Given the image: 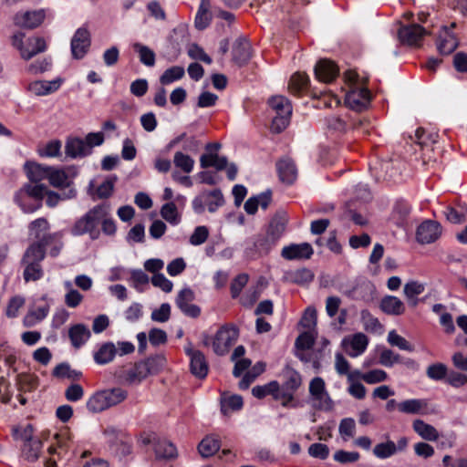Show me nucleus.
Instances as JSON below:
<instances>
[{"label":"nucleus","mask_w":467,"mask_h":467,"mask_svg":"<svg viewBox=\"0 0 467 467\" xmlns=\"http://www.w3.org/2000/svg\"><path fill=\"white\" fill-rule=\"evenodd\" d=\"M233 59L234 61L242 66L250 59V43L244 37H238L233 46Z\"/></svg>","instance_id":"4be33fe9"},{"label":"nucleus","mask_w":467,"mask_h":467,"mask_svg":"<svg viewBox=\"0 0 467 467\" xmlns=\"http://www.w3.org/2000/svg\"><path fill=\"white\" fill-rule=\"evenodd\" d=\"M388 342L391 346L398 347L400 349H402V350H407L410 352L414 350L413 346L408 340H406L403 337L397 334L395 330H391L389 333Z\"/></svg>","instance_id":"603ef678"},{"label":"nucleus","mask_w":467,"mask_h":467,"mask_svg":"<svg viewBox=\"0 0 467 467\" xmlns=\"http://www.w3.org/2000/svg\"><path fill=\"white\" fill-rule=\"evenodd\" d=\"M441 234V224L438 222L427 220L417 228L416 239L422 244H431L440 237Z\"/></svg>","instance_id":"f8f14e48"},{"label":"nucleus","mask_w":467,"mask_h":467,"mask_svg":"<svg viewBox=\"0 0 467 467\" xmlns=\"http://www.w3.org/2000/svg\"><path fill=\"white\" fill-rule=\"evenodd\" d=\"M224 197L220 189L203 191L192 200V209L197 214L203 213L205 208L210 213H215L220 207L224 205Z\"/></svg>","instance_id":"423d86ee"},{"label":"nucleus","mask_w":467,"mask_h":467,"mask_svg":"<svg viewBox=\"0 0 467 467\" xmlns=\"http://www.w3.org/2000/svg\"><path fill=\"white\" fill-rule=\"evenodd\" d=\"M52 376L57 379L78 380L82 377V372L72 369L67 362H62L54 368Z\"/></svg>","instance_id":"72a5a7b5"},{"label":"nucleus","mask_w":467,"mask_h":467,"mask_svg":"<svg viewBox=\"0 0 467 467\" xmlns=\"http://www.w3.org/2000/svg\"><path fill=\"white\" fill-rule=\"evenodd\" d=\"M414 431L422 439L427 441H436L439 437L438 431L431 424L424 422L422 420H415L412 423Z\"/></svg>","instance_id":"c756f323"},{"label":"nucleus","mask_w":467,"mask_h":467,"mask_svg":"<svg viewBox=\"0 0 467 467\" xmlns=\"http://www.w3.org/2000/svg\"><path fill=\"white\" fill-rule=\"evenodd\" d=\"M185 70L181 66H173L167 68L162 75L160 77V82L161 85H169L176 80L183 78Z\"/></svg>","instance_id":"79ce46f5"},{"label":"nucleus","mask_w":467,"mask_h":467,"mask_svg":"<svg viewBox=\"0 0 467 467\" xmlns=\"http://www.w3.org/2000/svg\"><path fill=\"white\" fill-rule=\"evenodd\" d=\"M309 78L307 75L302 73H296L291 77L289 82V89L294 94H299L307 88Z\"/></svg>","instance_id":"a18cd8bd"},{"label":"nucleus","mask_w":467,"mask_h":467,"mask_svg":"<svg viewBox=\"0 0 467 467\" xmlns=\"http://www.w3.org/2000/svg\"><path fill=\"white\" fill-rule=\"evenodd\" d=\"M317 79L325 83H330L338 75V67L331 60L323 58L320 59L314 68Z\"/></svg>","instance_id":"2eb2a0df"},{"label":"nucleus","mask_w":467,"mask_h":467,"mask_svg":"<svg viewBox=\"0 0 467 467\" xmlns=\"http://www.w3.org/2000/svg\"><path fill=\"white\" fill-rule=\"evenodd\" d=\"M132 47L139 54L140 61L143 65L147 67H153L155 65V53L149 47L140 43H134Z\"/></svg>","instance_id":"ea45409f"},{"label":"nucleus","mask_w":467,"mask_h":467,"mask_svg":"<svg viewBox=\"0 0 467 467\" xmlns=\"http://www.w3.org/2000/svg\"><path fill=\"white\" fill-rule=\"evenodd\" d=\"M171 306L168 303H163L158 309L151 312V319L155 322L164 323L170 319Z\"/></svg>","instance_id":"774afa93"},{"label":"nucleus","mask_w":467,"mask_h":467,"mask_svg":"<svg viewBox=\"0 0 467 467\" xmlns=\"http://www.w3.org/2000/svg\"><path fill=\"white\" fill-rule=\"evenodd\" d=\"M244 254L250 259H255L258 256L264 255L255 236L245 241Z\"/></svg>","instance_id":"bf43d9fd"},{"label":"nucleus","mask_w":467,"mask_h":467,"mask_svg":"<svg viewBox=\"0 0 467 467\" xmlns=\"http://www.w3.org/2000/svg\"><path fill=\"white\" fill-rule=\"evenodd\" d=\"M333 458L339 463L347 464L358 462L360 458V454L358 451L338 450L334 453Z\"/></svg>","instance_id":"6e6d98bb"},{"label":"nucleus","mask_w":467,"mask_h":467,"mask_svg":"<svg viewBox=\"0 0 467 467\" xmlns=\"http://www.w3.org/2000/svg\"><path fill=\"white\" fill-rule=\"evenodd\" d=\"M91 333L84 324H77L68 329V337L75 348L82 347L90 337Z\"/></svg>","instance_id":"b1692460"},{"label":"nucleus","mask_w":467,"mask_h":467,"mask_svg":"<svg viewBox=\"0 0 467 467\" xmlns=\"http://www.w3.org/2000/svg\"><path fill=\"white\" fill-rule=\"evenodd\" d=\"M193 300V291L189 287H185L179 292L175 303L184 315L195 318L200 316L201 309L198 306L190 304Z\"/></svg>","instance_id":"ddd939ff"},{"label":"nucleus","mask_w":467,"mask_h":467,"mask_svg":"<svg viewBox=\"0 0 467 467\" xmlns=\"http://www.w3.org/2000/svg\"><path fill=\"white\" fill-rule=\"evenodd\" d=\"M380 309L387 315L400 316L405 312V306L397 296H386L380 301Z\"/></svg>","instance_id":"393cba45"},{"label":"nucleus","mask_w":467,"mask_h":467,"mask_svg":"<svg viewBox=\"0 0 467 467\" xmlns=\"http://www.w3.org/2000/svg\"><path fill=\"white\" fill-rule=\"evenodd\" d=\"M47 186L44 184H26L24 188L16 193L15 200L16 202H18V198L21 192H26L28 196L35 198L36 200L41 202L45 193L47 192Z\"/></svg>","instance_id":"c03bdc74"},{"label":"nucleus","mask_w":467,"mask_h":467,"mask_svg":"<svg viewBox=\"0 0 467 467\" xmlns=\"http://www.w3.org/2000/svg\"><path fill=\"white\" fill-rule=\"evenodd\" d=\"M116 354L115 345L112 342H106L94 353V360L97 364L105 365L111 362Z\"/></svg>","instance_id":"bb28decb"},{"label":"nucleus","mask_w":467,"mask_h":467,"mask_svg":"<svg viewBox=\"0 0 467 467\" xmlns=\"http://www.w3.org/2000/svg\"><path fill=\"white\" fill-rule=\"evenodd\" d=\"M445 382L453 388H461L467 384V375L459 371H448Z\"/></svg>","instance_id":"e2e57ef3"},{"label":"nucleus","mask_w":467,"mask_h":467,"mask_svg":"<svg viewBox=\"0 0 467 467\" xmlns=\"http://www.w3.org/2000/svg\"><path fill=\"white\" fill-rule=\"evenodd\" d=\"M442 28L448 34L447 38L441 40L438 45V50L442 55H449L452 53L458 47L459 42L456 36L452 33L449 32V28L447 26H442Z\"/></svg>","instance_id":"58836bf2"},{"label":"nucleus","mask_w":467,"mask_h":467,"mask_svg":"<svg viewBox=\"0 0 467 467\" xmlns=\"http://www.w3.org/2000/svg\"><path fill=\"white\" fill-rule=\"evenodd\" d=\"M249 279L247 274H240L238 275L231 283V295L233 298H236L239 296L243 288L245 286Z\"/></svg>","instance_id":"0e129e2a"},{"label":"nucleus","mask_w":467,"mask_h":467,"mask_svg":"<svg viewBox=\"0 0 467 467\" xmlns=\"http://www.w3.org/2000/svg\"><path fill=\"white\" fill-rule=\"evenodd\" d=\"M47 179L54 187H63L68 185V178L64 171L49 168Z\"/></svg>","instance_id":"3c124183"},{"label":"nucleus","mask_w":467,"mask_h":467,"mask_svg":"<svg viewBox=\"0 0 467 467\" xmlns=\"http://www.w3.org/2000/svg\"><path fill=\"white\" fill-rule=\"evenodd\" d=\"M150 374H157L164 366L165 358L161 355L151 356L144 360Z\"/></svg>","instance_id":"338daca9"},{"label":"nucleus","mask_w":467,"mask_h":467,"mask_svg":"<svg viewBox=\"0 0 467 467\" xmlns=\"http://www.w3.org/2000/svg\"><path fill=\"white\" fill-rule=\"evenodd\" d=\"M127 397V390L121 388L97 391L88 400L87 409L92 413H99L121 403Z\"/></svg>","instance_id":"7ed1b4c3"},{"label":"nucleus","mask_w":467,"mask_h":467,"mask_svg":"<svg viewBox=\"0 0 467 467\" xmlns=\"http://www.w3.org/2000/svg\"><path fill=\"white\" fill-rule=\"evenodd\" d=\"M427 407L424 400L411 399L406 400L398 405L400 411L407 414H419Z\"/></svg>","instance_id":"e433bc0d"},{"label":"nucleus","mask_w":467,"mask_h":467,"mask_svg":"<svg viewBox=\"0 0 467 467\" xmlns=\"http://www.w3.org/2000/svg\"><path fill=\"white\" fill-rule=\"evenodd\" d=\"M28 229L31 235H34L35 238L41 240V233L49 229V223L44 217L37 218L36 220L30 223Z\"/></svg>","instance_id":"864d4df0"},{"label":"nucleus","mask_w":467,"mask_h":467,"mask_svg":"<svg viewBox=\"0 0 467 467\" xmlns=\"http://www.w3.org/2000/svg\"><path fill=\"white\" fill-rule=\"evenodd\" d=\"M42 448V441L39 439L25 442L22 446V456L28 462H35L38 459Z\"/></svg>","instance_id":"4c0bfd02"},{"label":"nucleus","mask_w":467,"mask_h":467,"mask_svg":"<svg viewBox=\"0 0 467 467\" xmlns=\"http://www.w3.org/2000/svg\"><path fill=\"white\" fill-rule=\"evenodd\" d=\"M239 337V329L234 324H225L216 332L212 345L213 352L218 356H224L230 348L236 342Z\"/></svg>","instance_id":"39448f33"},{"label":"nucleus","mask_w":467,"mask_h":467,"mask_svg":"<svg viewBox=\"0 0 467 467\" xmlns=\"http://www.w3.org/2000/svg\"><path fill=\"white\" fill-rule=\"evenodd\" d=\"M228 159L216 153L202 154L200 158V165L202 169L214 167L217 171H223L227 167Z\"/></svg>","instance_id":"cd10ccee"},{"label":"nucleus","mask_w":467,"mask_h":467,"mask_svg":"<svg viewBox=\"0 0 467 467\" xmlns=\"http://www.w3.org/2000/svg\"><path fill=\"white\" fill-rule=\"evenodd\" d=\"M373 454L379 459H387L396 454L395 442L392 441H387L377 444L373 448Z\"/></svg>","instance_id":"de8ad7c7"},{"label":"nucleus","mask_w":467,"mask_h":467,"mask_svg":"<svg viewBox=\"0 0 467 467\" xmlns=\"http://www.w3.org/2000/svg\"><path fill=\"white\" fill-rule=\"evenodd\" d=\"M317 314L314 306H308L300 320V325L305 328H312L317 326Z\"/></svg>","instance_id":"680f3d73"},{"label":"nucleus","mask_w":467,"mask_h":467,"mask_svg":"<svg viewBox=\"0 0 467 467\" xmlns=\"http://www.w3.org/2000/svg\"><path fill=\"white\" fill-rule=\"evenodd\" d=\"M428 31L419 24L402 26L398 31L400 41L408 46L419 47Z\"/></svg>","instance_id":"9d476101"},{"label":"nucleus","mask_w":467,"mask_h":467,"mask_svg":"<svg viewBox=\"0 0 467 467\" xmlns=\"http://www.w3.org/2000/svg\"><path fill=\"white\" fill-rule=\"evenodd\" d=\"M61 234L55 233L45 234L41 240L30 244L21 260V264L25 266L23 277L26 282L37 281L43 276V269L41 262L46 256V247L54 240L60 239Z\"/></svg>","instance_id":"f257e3e1"},{"label":"nucleus","mask_w":467,"mask_h":467,"mask_svg":"<svg viewBox=\"0 0 467 467\" xmlns=\"http://www.w3.org/2000/svg\"><path fill=\"white\" fill-rule=\"evenodd\" d=\"M279 390V383L275 380L270 381L265 385H258L253 388L252 393L257 399H263L266 395H272L275 399V395Z\"/></svg>","instance_id":"a19ab883"},{"label":"nucleus","mask_w":467,"mask_h":467,"mask_svg":"<svg viewBox=\"0 0 467 467\" xmlns=\"http://www.w3.org/2000/svg\"><path fill=\"white\" fill-rule=\"evenodd\" d=\"M243 398L239 395H233L222 401L221 410L223 414L227 413V409L232 410H239L243 407Z\"/></svg>","instance_id":"69168bd1"},{"label":"nucleus","mask_w":467,"mask_h":467,"mask_svg":"<svg viewBox=\"0 0 467 467\" xmlns=\"http://www.w3.org/2000/svg\"><path fill=\"white\" fill-rule=\"evenodd\" d=\"M361 319L364 323L366 330L378 332L382 329V325L379 319L374 317L368 310L361 311Z\"/></svg>","instance_id":"4d7b16f0"},{"label":"nucleus","mask_w":467,"mask_h":467,"mask_svg":"<svg viewBox=\"0 0 467 467\" xmlns=\"http://www.w3.org/2000/svg\"><path fill=\"white\" fill-rule=\"evenodd\" d=\"M161 217L170 223L176 224L178 223V212L174 202H170L162 205L161 209Z\"/></svg>","instance_id":"13d9d810"},{"label":"nucleus","mask_w":467,"mask_h":467,"mask_svg":"<svg viewBox=\"0 0 467 467\" xmlns=\"http://www.w3.org/2000/svg\"><path fill=\"white\" fill-rule=\"evenodd\" d=\"M45 13L43 10L26 12L24 14H17L15 16V23L22 27L36 28L44 20Z\"/></svg>","instance_id":"412c9836"},{"label":"nucleus","mask_w":467,"mask_h":467,"mask_svg":"<svg viewBox=\"0 0 467 467\" xmlns=\"http://www.w3.org/2000/svg\"><path fill=\"white\" fill-rule=\"evenodd\" d=\"M326 126L329 130L337 133H345L347 131V123L344 119L337 116H329L325 119Z\"/></svg>","instance_id":"052dcab7"},{"label":"nucleus","mask_w":467,"mask_h":467,"mask_svg":"<svg viewBox=\"0 0 467 467\" xmlns=\"http://www.w3.org/2000/svg\"><path fill=\"white\" fill-rule=\"evenodd\" d=\"M221 447L220 441L213 436H206L198 445L202 457L208 458L215 454Z\"/></svg>","instance_id":"7c9ffc66"},{"label":"nucleus","mask_w":467,"mask_h":467,"mask_svg":"<svg viewBox=\"0 0 467 467\" xmlns=\"http://www.w3.org/2000/svg\"><path fill=\"white\" fill-rule=\"evenodd\" d=\"M338 431L345 440L354 437L356 432L355 420L352 418H345L341 420Z\"/></svg>","instance_id":"5fc2aeb1"},{"label":"nucleus","mask_w":467,"mask_h":467,"mask_svg":"<svg viewBox=\"0 0 467 467\" xmlns=\"http://www.w3.org/2000/svg\"><path fill=\"white\" fill-rule=\"evenodd\" d=\"M309 393L317 402L315 407L321 410H330L333 401L326 390V384L322 378L316 377L309 383Z\"/></svg>","instance_id":"0eeeda50"},{"label":"nucleus","mask_w":467,"mask_h":467,"mask_svg":"<svg viewBox=\"0 0 467 467\" xmlns=\"http://www.w3.org/2000/svg\"><path fill=\"white\" fill-rule=\"evenodd\" d=\"M20 392H31L38 387V377L30 373H20L16 377Z\"/></svg>","instance_id":"c9c22d12"},{"label":"nucleus","mask_w":467,"mask_h":467,"mask_svg":"<svg viewBox=\"0 0 467 467\" xmlns=\"http://www.w3.org/2000/svg\"><path fill=\"white\" fill-rule=\"evenodd\" d=\"M288 217L285 212L278 211L269 223L266 234L275 242L281 238L285 231Z\"/></svg>","instance_id":"f3484780"},{"label":"nucleus","mask_w":467,"mask_h":467,"mask_svg":"<svg viewBox=\"0 0 467 467\" xmlns=\"http://www.w3.org/2000/svg\"><path fill=\"white\" fill-rule=\"evenodd\" d=\"M448 368L443 363H434L427 368L426 375L432 380L446 379Z\"/></svg>","instance_id":"09e8293b"},{"label":"nucleus","mask_w":467,"mask_h":467,"mask_svg":"<svg viewBox=\"0 0 467 467\" xmlns=\"http://www.w3.org/2000/svg\"><path fill=\"white\" fill-rule=\"evenodd\" d=\"M284 381L280 386L281 389H288L296 391L301 386L302 379L301 375L291 368H285L283 371Z\"/></svg>","instance_id":"c85d7f7f"},{"label":"nucleus","mask_w":467,"mask_h":467,"mask_svg":"<svg viewBox=\"0 0 467 467\" xmlns=\"http://www.w3.org/2000/svg\"><path fill=\"white\" fill-rule=\"evenodd\" d=\"M91 45V36L86 27L78 28L70 43L71 54L75 59H82L88 52Z\"/></svg>","instance_id":"1a4fd4ad"},{"label":"nucleus","mask_w":467,"mask_h":467,"mask_svg":"<svg viewBox=\"0 0 467 467\" xmlns=\"http://www.w3.org/2000/svg\"><path fill=\"white\" fill-rule=\"evenodd\" d=\"M184 350L190 358L191 373L199 379H205L209 372V364L204 354L200 350L193 349L191 344Z\"/></svg>","instance_id":"6e6552de"},{"label":"nucleus","mask_w":467,"mask_h":467,"mask_svg":"<svg viewBox=\"0 0 467 467\" xmlns=\"http://www.w3.org/2000/svg\"><path fill=\"white\" fill-rule=\"evenodd\" d=\"M46 42L42 37H31L26 41V50L22 51V57L26 60L32 58L38 53L46 50Z\"/></svg>","instance_id":"2f4dec72"},{"label":"nucleus","mask_w":467,"mask_h":467,"mask_svg":"<svg viewBox=\"0 0 467 467\" xmlns=\"http://www.w3.org/2000/svg\"><path fill=\"white\" fill-rule=\"evenodd\" d=\"M65 152L73 159L83 158L90 154V147L82 139L70 138L66 142Z\"/></svg>","instance_id":"aec40b11"},{"label":"nucleus","mask_w":467,"mask_h":467,"mask_svg":"<svg viewBox=\"0 0 467 467\" xmlns=\"http://www.w3.org/2000/svg\"><path fill=\"white\" fill-rule=\"evenodd\" d=\"M368 344V337L363 333H357L353 336L350 346L352 348V352H348V355L352 358L358 357L362 354Z\"/></svg>","instance_id":"37998d69"},{"label":"nucleus","mask_w":467,"mask_h":467,"mask_svg":"<svg viewBox=\"0 0 467 467\" xmlns=\"http://www.w3.org/2000/svg\"><path fill=\"white\" fill-rule=\"evenodd\" d=\"M279 179L282 182L292 184L297 177V170L295 162L289 159H282L276 163Z\"/></svg>","instance_id":"6ab92c4d"},{"label":"nucleus","mask_w":467,"mask_h":467,"mask_svg":"<svg viewBox=\"0 0 467 467\" xmlns=\"http://www.w3.org/2000/svg\"><path fill=\"white\" fill-rule=\"evenodd\" d=\"M370 99L371 95L368 88H355L346 94L345 104L351 110L361 112L368 109Z\"/></svg>","instance_id":"9b49d317"},{"label":"nucleus","mask_w":467,"mask_h":467,"mask_svg":"<svg viewBox=\"0 0 467 467\" xmlns=\"http://www.w3.org/2000/svg\"><path fill=\"white\" fill-rule=\"evenodd\" d=\"M153 450L155 457L158 460H172L177 457V449L171 441L161 439L159 437L153 438Z\"/></svg>","instance_id":"a211bd4d"},{"label":"nucleus","mask_w":467,"mask_h":467,"mask_svg":"<svg viewBox=\"0 0 467 467\" xmlns=\"http://www.w3.org/2000/svg\"><path fill=\"white\" fill-rule=\"evenodd\" d=\"M269 107L275 110L271 130L274 133H281L288 126L292 114V105L284 96H273L268 99Z\"/></svg>","instance_id":"20e7f679"},{"label":"nucleus","mask_w":467,"mask_h":467,"mask_svg":"<svg viewBox=\"0 0 467 467\" xmlns=\"http://www.w3.org/2000/svg\"><path fill=\"white\" fill-rule=\"evenodd\" d=\"M174 165L185 173H190L194 165V160L182 151H177L173 157Z\"/></svg>","instance_id":"49530a36"},{"label":"nucleus","mask_w":467,"mask_h":467,"mask_svg":"<svg viewBox=\"0 0 467 467\" xmlns=\"http://www.w3.org/2000/svg\"><path fill=\"white\" fill-rule=\"evenodd\" d=\"M285 278L290 283L303 285L313 281L314 274L310 269L303 267L286 272Z\"/></svg>","instance_id":"a878e982"},{"label":"nucleus","mask_w":467,"mask_h":467,"mask_svg":"<svg viewBox=\"0 0 467 467\" xmlns=\"http://www.w3.org/2000/svg\"><path fill=\"white\" fill-rule=\"evenodd\" d=\"M109 203L103 202L94 206L76 221L71 228V234L75 236L88 234L91 239H98L100 234L98 226L101 224L105 216L109 215Z\"/></svg>","instance_id":"f03ea898"},{"label":"nucleus","mask_w":467,"mask_h":467,"mask_svg":"<svg viewBox=\"0 0 467 467\" xmlns=\"http://www.w3.org/2000/svg\"><path fill=\"white\" fill-rule=\"evenodd\" d=\"M314 254L310 244H292L282 249L281 255L286 260L309 259Z\"/></svg>","instance_id":"dca6fc26"},{"label":"nucleus","mask_w":467,"mask_h":467,"mask_svg":"<svg viewBox=\"0 0 467 467\" xmlns=\"http://www.w3.org/2000/svg\"><path fill=\"white\" fill-rule=\"evenodd\" d=\"M60 87L59 80H38L29 85V90L36 96H44L56 91Z\"/></svg>","instance_id":"473e14b6"},{"label":"nucleus","mask_w":467,"mask_h":467,"mask_svg":"<svg viewBox=\"0 0 467 467\" xmlns=\"http://www.w3.org/2000/svg\"><path fill=\"white\" fill-rule=\"evenodd\" d=\"M213 19V15L211 12V1L210 0H201L195 19L194 26L198 30H203L207 28Z\"/></svg>","instance_id":"5701e85b"},{"label":"nucleus","mask_w":467,"mask_h":467,"mask_svg":"<svg viewBox=\"0 0 467 467\" xmlns=\"http://www.w3.org/2000/svg\"><path fill=\"white\" fill-rule=\"evenodd\" d=\"M375 290L373 284L366 278H358L355 285L345 292L347 296L353 300L368 301L372 298Z\"/></svg>","instance_id":"4468645a"},{"label":"nucleus","mask_w":467,"mask_h":467,"mask_svg":"<svg viewBox=\"0 0 467 467\" xmlns=\"http://www.w3.org/2000/svg\"><path fill=\"white\" fill-rule=\"evenodd\" d=\"M50 167H44L40 164L34 162H26L25 164V169L26 171V175L29 181L32 182H40L43 179L47 178L48 171Z\"/></svg>","instance_id":"f704fd0d"},{"label":"nucleus","mask_w":467,"mask_h":467,"mask_svg":"<svg viewBox=\"0 0 467 467\" xmlns=\"http://www.w3.org/2000/svg\"><path fill=\"white\" fill-rule=\"evenodd\" d=\"M117 176L113 175L103 182L96 190V195L99 199H107L110 197L114 191V184Z\"/></svg>","instance_id":"8fccbe9b"}]
</instances>
